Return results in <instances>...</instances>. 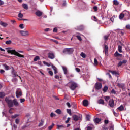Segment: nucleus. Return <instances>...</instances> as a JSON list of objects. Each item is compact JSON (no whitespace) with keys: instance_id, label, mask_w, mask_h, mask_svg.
<instances>
[{"instance_id":"nucleus-40","label":"nucleus","mask_w":130,"mask_h":130,"mask_svg":"<svg viewBox=\"0 0 130 130\" xmlns=\"http://www.w3.org/2000/svg\"><path fill=\"white\" fill-rule=\"evenodd\" d=\"M6 44H7V45H9L10 44H12V41L11 40H8V41H6L5 42Z\"/></svg>"},{"instance_id":"nucleus-33","label":"nucleus","mask_w":130,"mask_h":130,"mask_svg":"<svg viewBox=\"0 0 130 130\" xmlns=\"http://www.w3.org/2000/svg\"><path fill=\"white\" fill-rule=\"evenodd\" d=\"M56 113H57V114H61V110L58 109L55 111Z\"/></svg>"},{"instance_id":"nucleus-48","label":"nucleus","mask_w":130,"mask_h":130,"mask_svg":"<svg viewBox=\"0 0 130 130\" xmlns=\"http://www.w3.org/2000/svg\"><path fill=\"white\" fill-rule=\"evenodd\" d=\"M43 63L44 64H45V66H47V67H50V64L45 62V61H43Z\"/></svg>"},{"instance_id":"nucleus-39","label":"nucleus","mask_w":130,"mask_h":130,"mask_svg":"<svg viewBox=\"0 0 130 130\" xmlns=\"http://www.w3.org/2000/svg\"><path fill=\"white\" fill-rule=\"evenodd\" d=\"M54 126V123H52V125L49 126L48 128L49 130H52V128H53Z\"/></svg>"},{"instance_id":"nucleus-3","label":"nucleus","mask_w":130,"mask_h":130,"mask_svg":"<svg viewBox=\"0 0 130 130\" xmlns=\"http://www.w3.org/2000/svg\"><path fill=\"white\" fill-rule=\"evenodd\" d=\"M63 53L64 54H68L70 55V54H72L73 52H74V48H64L63 50Z\"/></svg>"},{"instance_id":"nucleus-38","label":"nucleus","mask_w":130,"mask_h":130,"mask_svg":"<svg viewBox=\"0 0 130 130\" xmlns=\"http://www.w3.org/2000/svg\"><path fill=\"white\" fill-rule=\"evenodd\" d=\"M67 111L69 115L72 116V110L71 109H67Z\"/></svg>"},{"instance_id":"nucleus-36","label":"nucleus","mask_w":130,"mask_h":130,"mask_svg":"<svg viewBox=\"0 0 130 130\" xmlns=\"http://www.w3.org/2000/svg\"><path fill=\"white\" fill-rule=\"evenodd\" d=\"M118 86L119 87V88H124L125 85L123 83H119L118 84Z\"/></svg>"},{"instance_id":"nucleus-50","label":"nucleus","mask_w":130,"mask_h":130,"mask_svg":"<svg viewBox=\"0 0 130 130\" xmlns=\"http://www.w3.org/2000/svg\"><path fill=\"white\" fill-rule=\"evenodd\" d=\"M19 28H20V29H24V24H20Z\"/></svg>"},{"instance_id":"nucleus-61","label":"nucleus","mask_w":130,"mask_h":130,"mask_svg":"<svg viewBox=\"0 0 130 130\" xmlns=\"http://www.w3.org/2000/svg\"><path fill=\"white\" fill-rule=\"evenodd\" d=\"M109 98H110L109 96H105V101H108Z\"/></svg>"},{"instance_id":"nucleus-20","label":"nucleus","mask_w":130,"mask_h":130,"mask_svg":"<svg viewBox=\"0 0 130 130\" xmlns=\"http://www.w3.org/2000/svg\"><path fill=\"white\" fill-rule=\"evenodd\" d=\"M14 105H15V106H19V102H18L16 99L13 100V106Z\"/></svg>"},{"instance_id":"nucleus-5","label":"nucleus","mask_w":130,"mask_h":130,"mask_svg":"<svg viewBox=\"0 0 130 130\" xmlns=\"http://www.w3.org/2000/svg\"><path fill=\"white\" fill-rule=\"evenodd\" d=\"M115 57H117V60H121V57H122V54L118 53V51H116L114 53Z\"/></svg>"},{"instance_id":"nucleus-30","label":"nucleus","mask_w":130,"mask_h":130,"mask_svg":"<svg viewBox=\"0 0 130 130\" xmlns=\"http://www.w3.org/2000/svg\"><path fill=\"white\" fill-rule=\"evenodd\" d=\"M22 7H23V9H25V10H28V5H27L26 4H23Z\"/></svg>"},{"instance_id":"nucleus-9","label":"nucleus","mask_w":130,"mask_h":130,"mask_svg":"<svg viewBox=\"0 0 130 130\" xmlns=\"http://www.w3.org/2000/svg\"><path fill=\"white\" fill-rule=\"evenodd\" d=\"M11 69H12L11 74L13 75V76L19 77V75L17 74V72H16V71H15L14 67H11Z\"/></svg>"},{"instance_id":"nucleus-24","label":"nucleus","mask_w":130,"mask_h":130,"mask_svg":"<svg viewBox=\"0 0 130 130\" xmlns=\"http://www.w3.org/2000/svg\"><path fill=\"white\" fill-rule=\"evenodd\" d=\"M118 109L119 110V111H123V110H124V106L121 105L118 108Z\"/></svg>"},{"instance_id":"nucleus-59","label":"nucleus","mask_w":130,"mask_h":130,"mask_svg":"<svg viewBox=\"0 0 130 130\" xmlns=\"http://www.w3.org/2000/svg\"><path fill=\"white\" fill-rule=\"evenodd\" d=\"M126 29L130 30V24H127V25H126Z\"/></svg>"},{"instance_id":"nucleus-52","label":"nucleus","mask_w":130,"mask_h":130,"mask_svg":"<svg viewBox=\"0 0 130 130\" xmlns=\"http://www.w3.org/2000/svg\"><path fill=\"white\" fill-rule=\"evenodd\" d=\"M122 64H123L122 61H120L118 64V67H121Z\"/></svg>"},{"instance_id":"nucleus-47","label":"nucleus","mask_w":130,"mask_h":130,"mask_svg":"<svg viewBox=\"0 0 130 130\" xmlns=\"http://www.w3.org/2000/svg\"><path fill=\"white\" fill-rule=\"evenodd\" d=\"M94 64L95 66H98V60H97V59L94 58Z\"/></svg>"},{"instance_id":"nucleus-49","label":"nucleus","mask_w":130,"mask_h":130,"mask_svg":"<svg viewBox=\"0 0 130 130\" xmlns=\"http://www.w3.org/2000/svg\"><path fill=\"white\" fill-rule=\"evenodd\" d=\"M76 37H77V39H78V40H79V41H82V38H81V37L80 36H76Z\"/></svg>"},{"instance_id":"nucleus-62","label":"nucleus","mask_w":130,"mask_h":130,"mask_svg":"<svg viewBox=\"0 0 130 130\" xmlns=\"http://www.w3.org/2000/svg\"><path fill=\"white\" fill-rule=\"evenodd\" d=\"M21 103H23V102H25V99H20Z\"/></svg>"},{"instance_id":"nucleus-19","label":"nucleus","mask_w":130,"mask_h":130,"mask_svg":"<svg viewBox=\"0 0 130 130\" xmlns=\"http://www.w3.org/2000/svg\"><path fill=\"white\" fill-rule=\"evenodd\" d=\"M54 78H55V79H58L59 80V81H62V78L61 75H56L54 76Z\"/></svg>"},{"instance_id":"nucleus-8","label":"nucleus","mask_w":130,"mask_h":130,"mask_svg":"<svg viewBox=\"0 0 130 130\" xmlns=\"http://www.w3.org/2000/svg\"><path fill=\"white\" fill-rule=\"evenodd\" d=\"M114 32H111L109 35H106L104 36V39L105 41H107L108 40V38H109V36H113Z\"/></svg>"},{"instance_id":"nucleus-57","label":"nucleus","mask_w":130,"mask_h":130,"mask_svg":"<svg viewBox=\"0 0 130 130\" xmlns=\"http://www.w3.org/2000/svg\"><path fill=\"white\" fill-rule=\"evenodd\" d=\"M71 120V118L69 117L67 120L65 121L66 123H69V122Z\"/></svg>"},{"instance_id":"nucleus-26","label":"nucleus","mask_w":130,"mask_h":130,"mask_svg":"<svg viewBox=\"0 0 130 130\" xmlns=\"http://www.w3.org/2000/svg\"><path fill=\"white\" fill-rule=\"evenodd\" d=\"M57 127L58 129H62V128H64V126L63 125H57Z\"/></svg>"},{"instance_id":"nucleus-43","label":"nucleus","mask_w":130,"mask_h":130,"mask_svg":"<svg viewBox=\"0 0 130 130\" xmlns=\"http://www.w3.org/2000/svg\"><path fill=\"white\" fill-rule=\"evenodd\" d=\"M18 17L19 18H23V17H24V15H23V14H22V13H19L18 14Z\"/></svg>"},{"instance_id":"nucleus-42","label":"nucleus","mask_w":130,"mask_h":130,"mask_svg":"<svg viewBox=\"0 0 130 130\" xmlns=\"http://www.w3.org/2000/svg\"><path fill=\"white\" fill-rule=\"evenodd\" d=\"M114 75H116V77H117V78H118L119 77V73L115 71H114Z\"/></svg>"},{"instance_id":"nucleus-1","label":"nucleus","mask_w":130,"mask_h":130,"mask_svg":"<svg viewBox=\"0 0 130 130\" xmlns=\"http://www.w3.org/2000/svg\"><path fill=\"white\" fill-rule=\"evenodd\" d=\"M6 50H7L8 53H11L12 55H16V56H18V57H22L24 58V55H22L20 53H23L24 52L23 51H16L15 50H11L12 49V48H6ZM19 52L20 53H19Z\"/></svg>"},{"instance_id":"nucleus-51","label":"nucleus","mask_w":130,"mask_h":130,"mask_svg":"<svg viewBox=\"0 0 130 130\" xmlns=\"http://www.w3.org/2000/svg\"><path fill=\"white\" fill-rule=\"evenodd\" d=\"M51 40L53 41V42H55V43H56V44H58V41L57 40L53 39H51Z\"/></svg>"},{"instance_id":"nucleus-6","label":"nucleus","mask_w":130,"mask_h":130,"mask_svg":"<svg viewBox=\"0 0 130 130\" xmlns=\"http://www.w3.org/2000/svg\"><path fill=\"white\" fill-rule=\"evenodd\" d=\"M125 15H129V12L127 11H124L122 14H120L119 15V19H123Z\"/></svg>"},{"instance_id":"nucleus-15","label":"nucleus","mask_w":130,"mask_h":130,"mask_svg":"<svg viewBox=\"0 0 130 130\" xmlns=\"http://www.w3.org/2000/svg\"><path fill=\"white\" fill-rule=\"evenodd\" d=\"M72 118L74 121H78L79 120V116L74 115L72 116Z\"/></svg>"},{"instance_id":"nucleus-41","label":"nucleus","mask_w":130,"mask_h":130,"mask_svg":"<svg viewBox=\"0 0 130 130\" xmlns=\"http://www.w3.org/2000/svg\"><path fill=\"white\" fill-rule=\"evenodd\" d=\"M81 56L83 57V58H86V54L82 52L80 54Z\"/></svg>"},{"instance_id":"nucleus-29","label":"nucleus","mask_w":130,"mask_h":130,"mask_svg":"<svg viewBox=\"0 0 130 130\" xmlns=\"http://www.w3.org/2000/svg\"><path fill=\"white\" fill-rule=\"evenodd\" d=\"M107 90H108V87H107V86H105L103 89L104 93L107 92Z\"/></svg>"},{"instance_id":"nucleus-31","label":"nucleus","mask_w":130,"mask_h":130,"mask_svg":"<svg viewBox=\"0 0 130 130\" xmlns=\"http://www.w3.org/2000/svg\"><path fill=\"white\" fill-rule=\"evenodd\" d=\"M6 96L5 92H0V98H4Z\"/></svg>"},{"instance_id":"nucleus-64","label":"nucleus","mask_w":130,"mask_h":130,"mask_svg":"<svg viewBox=\"0 0 130 130\" xmlns=\"http://www.w3.org/2000/svg\"><path fill=\"white\" fill-rule=\"evenodd\" d=\"M92 128L91 127H90V126L87 127V130H92Z\"/></svg>"},{"instance_id":"nucleus-25","label":"nucleus","mask_w":130,"mask_h":130,"mask_svg":"<svg viewBox=\"0 0 130 130\" xmlns=\"http://www.w3.org/2000/svg\"><path fill=\"white\" fill-rule=\"evenodd\" d=\"M52 68L53 70H54V74H57V69L56 68V67H55V66L52 65Z\"/></svg>"},{"instance_id":"nucleus-58","label":"nucleus","mask_w":130,"mask_h":130,"mask_svg":"<svg viewBox=\"0 0 130 130\" xmlns=\"http://www.w3.org/2000/svg\"><path fill=\"white\" fill-rule=\"evenodd\" d=\"M75 70L76 72H77L78 73H80V72H81V70L78 68H76Z\"/></svg>"},{"instance_id":"nucleus-13","label":"nucleus","mask_w":130,"mask_h":130,"mask_svg":"<svg viewBox=\"0 0 130 130\" xmlns=\"http://www.w3.org/2000/svg\"><path fill=\"white\" fill-rule=\"evenodd\" d=\"M48 57L50 58V59H53L55 58V56H54V54L53 53H48Z\"/></svg>"},{"instance_id":"nucleus-4","label":"nucleus","mask_w":130,"mask_h":130,"mask_svg":"<svg viewBox=\"0 0 130 130\" xmlns=\"http://www.w3.org/2000/svg\"><path fill=\"white\" fill-rule=\"evenodd\" d=\"M69 84H70L69 87L71 90H72V91H74V90H75V89L78 87V84H77L76 82H69Z\"/></svg>"},{"instance_id":"nucleus-35","label":"nucleus","mask_w":130,"mask_h":130,"mask_svg":"<svg viewBox=\"0 0 130 130\" xmlns=\"http://www.w3.org/2000/svg\"><path fill=\"white\" fill-rule=\"evenodd\" d=\"M40 59V57L39 56H36L34 59V61H37V60H39Z\"/></svg>"},{"instance_id":"nucleus-44","label":"nucleus","mask_w":130,"mask_h":130,"mask_svg":"<svg viewBox=\"0 0 130 130\" xmlns=\"http://www.w3.org/2000/svg\"><path fill=\"white\" fill-rule=\"evenodd\" d=\"M114 5L116 6H118L119 5V2L117 0H114Z\"/></svg>"},{"instance_id":"nucleus-37","label":"nucleus","mask_w":130,"mask_h":130,"mask_svg":"<svg viewBox=\"0 0 130 130\" xmlns=\"http://www.w3.org/2000/svg\"><path fill=\"white\" fill-rule=\"evenodd\" d=\"M99 104H104V100L100 99L98 101Z\"/></svg>"},{"instance_id":"nucleus-21","label":"nucleus","mask_w":130,"mask_h":130,"mask_svg":"<svg viewBox=\"0 0 130 130\" xmlns=\"http://www.w3.org/2000/svg\"><path fill=\"white\" fill-rule=\"evenodd\" d=\"M3 66L4 67L5 70L6 71H9L10 70V67L6 64H3Z\"/></svg>"},{"instance_id":"nucleus-7","label":"nucleus","mask_w":130,"mask_h":130,"mask_svg":"<svg viewBox=\"0 0 130 130\" xmlns=\"http://www.w3.org/2000/svg\"><path fill=\"white\" fill-rule=\"evenodd\" d=\"M95 88L96 90H100L102 88V84L99 82H97L95 84Z\"/></svg>"},{"instance_id":"nucleus-53","label":"nucleus","mask_w":130,"mask_h":130,"mask_svg":"<svg viewBox=\"0 0 130 130\" xmlns=\"http://www.w3.org/2000/svg\"><path fill=\"white\" fill-rule=\"evenodd\" d=\"M93 9L95 12H97V11H98V7L97 6H94L93 7Z\"/></svg>"},{"instance_id":"nucleus-32","label":"nucleus","mask_w":130,"mask_h":130,"mask_svg":"<svg viewBox=\"0 0 130 130\" xmlns=\"http://www.w3.org/2000/svg\"><path fill=\"white\" fill-rule=\"evenodd\" d=\"M62 69H63V71L64 72V74L65 75H67L68 74V69H67L66 67H63Z\"/></svg>"},{"instance_id":"nucleus-34","label":"nucleus","mask_w":130,"mask_h":130,"mask_svg":"<svg viewBox=\"0 0 130 130\" xmlns=\"http://www.w3.org/2000/svg\"><path fill=\"white\" fill-rule=\"evenodd\" d=\"M0 24L1 26H3V27H7L8 26V24L6 23L1 22Z\"/></svg>"},{"instance_id":"nucleus-23","label":"nucleus","mask_w":130,"mask_h":130,"mask_svg":"<svg viewBox=\"0 0 130 130\" xmlns=\"http://www.w3.org/2000/svg\"><path fill=\"white\" fill-rule=\"evenodd\" d=\"M77 30H78L79 31H83V30H84V26L80 25L79 26H78Z\"/></svg>"},{"instance_id":"nucleus-14","label":"nucleus","mask_w":130,"mask_h":130,"mask_svg":"<svg viewBox=\"0 0 130 130\" xmlns=\"http://www.w3.org/2000/svg\"><path fill=\"white\" fill-rule=\"evenodd\" d=\"M16 96L17 98H19V96H22V91L17 90L16 91Z\"/></svg>"},{"instance_id":"nucleus-55","label":"nucleus","mask_w":130,"mask_h":130,"mask_svg":"<svg viewBox=\"0 0 130 130\" xmlns=\"http://www.w3.org/2000/svg\"><path fill=\"white\" fill-rule=\"evenodd\" d=\"M66 105L68 106V107H69V108L71 107V104L69 102L66 103Z\"/></svg>"},{"instance_id":"nucleus-60","label":"nucleus","mask_w":130,"mask_h":130,"mask_svg":"<svg viewBox=\"0 0 130 130\" xmlns=\"http://www.w3.org/2000/svg\"><path fill=\"white\" fill-rule=\"evenodd\" d=\"M105 124H108L109 123V121L108 120H105L104 121Z\"/></svg>"},{"instance_id":"nucleus-63","label":"nucleus","mask_w":130,"mask_h":130,"mask_svg":"<svg viewBox=\"0 0 130 130\" xmlns=\"http://www.w3.org/2000/svg\"><path fill=\"white\" fill-rule=\"evenodd\" d=\"M0 73H1V74H4L5 70H4L3 69L0 70Z\"/></svg>"},{"instance_id":"nucleus-2","label":"nucleus","mask_w":130,"mask_h":130,"mask_svg":"<svg viewBox=\"0 0 130 130\" xmlns=\"http://www.w3.org/2000/svg\"><path fill=\"white\" fill-rule=\"evenodd\" d=\"M5 101L7 104V105L9 108L14 107V100H11L10 98L6 97L5 99Z\"/></svg>"},{"instance_id":"nucleus-22","label":"nucleus","mask_w":130,"mask_h":130,"mask_svg":"<svg viewBox=\"0 0 130 130\" xmlns=\"http://www.w3.org/2000/svg\"><path fill=\"white\" fill-rule=\"evenodd\" d=\"M118 51H119L120 53H122V46L120 45L118 46Z\"/></svg>"},{"instance_id":"nucleus-17","label":"nucleus","mask_w":130,"mask_h":130,"mask_svg":"<svg viewBox=\"0 0 130 130\" xmlns=\"http://www.w3.org/2000/svg\"><path fill=\"white\" fill-rule=\"evenodd\" d=\"M94 123H95L96 124L99 123V122H100V121H101V119H100L99 118H95L94 120Z\"/></svg>"},{"instance_id":"nucleus-56","label":"nucleus","mask_w":130,"mask_h":130,"mask_svg":"<svg viewBox=\"0 0 130 130\" xmlns=\"http://www.w3.org/2000/svg\"><path fill=\"white\" fill-rule=\"evenodd\" d=\"M53 32L55 33H57V28L56 27H55L53 30Z\"/></svg>"},{"instance_id":"nucleus-12","label":"nucleus","mask_w":130,"mask_h":130,"mask_svg":"<svg viewBox=\"0 0 130 130\" xmlns=\"http://www.w3.org/2000/svg\"><path fill=\"white\" fill-rule=\"evenodd\" d=\"M109 105L110 107H114V101L113 99L110 100L109 101Z\"/></svg>"},{"instance_id":"nucleus-54","label":"nucleus","mask_w":130,"mask_h":130,"mask_svg":"<svg viewBox=\"0 0 130 130\" xmlns=\"http://www.w3.org/2000/svg\"><path fill=\"white\" fill-rule=\"evenodd\" d=\"M86 119L88 121H90V115H86Z\"/></svg>"},{"instance_id":"nucleus-11","label":"nucleus","mask_w":130,"mask_h":130,"mask_svg":"<svg viewBox=\"0 0 130 130\" xmlns=\"http://www.w3.org/2000/svg\"><path fill=\"white\" fill-rule=\"evenodd\" d=\"M20 33L22 36H27L29 35V32L28 31L21 30L20 31Z\"/></svg>"},{"instance_id":"nucleus-10","label":"nucleus","mask_w":130,"mask_h":130,"mask_svg":"<svg viewBox=\"0 0 130 130\" xmlns=\"http://www.w3.org/2000/svg\"><path fill=\"white\" fill-rule=\"evenodd\" d=\"M108 50H109L108 46L105 45L104 48V50H103V52L105 53V55H107L108 54Z\"/></svg>"},{"instance_id":"nucleus-16","label":"nucleus","mask_w":130,"mask_h":130,"mask_svg":"<svg viewBox=\"0 0 130 130\" xmlns=\"http://www.w3.org/2000/svg\"><path fill=\"white\" fill-rule=\"evenodd\" d=\"M83 104L84 106H88L89 105V102L87 100H84L83 101Z\"/></svg>"},{"instance_id":"nucleus-28","label":"nucleus","mask_w":130,"mask_h":130,"mask_svg":"<svg viewBox=\"0 0 130 130\" xmlns=\"http://www.w3.org/2000/svg\"><path fill=\"white\" fill-rule=\"evenodd\" d=\"M71 106L74 109H77V104L76 103H73L71 104Z\"/></svg>"},{"instance_id":"nucleus-45","label":"nucleus","mask_w":130,"mask_h":130,"mask_svg":"<svg viewBox=\"0 0 130 130\" xmlns=\"http://www.w3.org/2000/svg\"><path fill=\"white\" fill-rule=\"evenodd\" d=\"M50 116L51 117H55V116H56V115L54 114L53 112H52L50 114Z\"/></svg>"},{"instance_id":"nucleus-27","label":"nucleus","mask_w":130,"mask_h":130,"mask_svg":"<svg viewBox=\"0 0 130 130\" xmlns=\"http://www.w3.org/2000/svg\"><path fill=\"white\" fill-rule=\"evenodd\" d=\"M44 123V119H41V122L39 124V127L43 126Z\"/></svg>"},{"instance_id":"nucleus-46","label":"nucleus","mask_w":130,"mask_h":130,"mask_svg":"<svg viewBox=\"0 0 130 130\" xmlns=\"http://www.w3.org/2000/svg\"><path fill=\"white\" fill-rule=\"evenodd\" d=\"M18 116H19L18 115L15 114L14 115H12L11 116V118H13V119H15V118H17V117H18Z\"/></svg>"},{"instance_id":"nucleus-18","label":"nucleus","mask_w":130,"mask_h":130,"mask_svg":"<svg viewBox=\"0 0 130 130\" xmlns=\"http://www.w3.org/2000/svg\"><path fill=\"white\" fill-rule=\"evenodd\" d=\"M36 15L37 16V17H41V16H42V12L39 10H38L36 12Z\"/></svg>"}]
</instances>
